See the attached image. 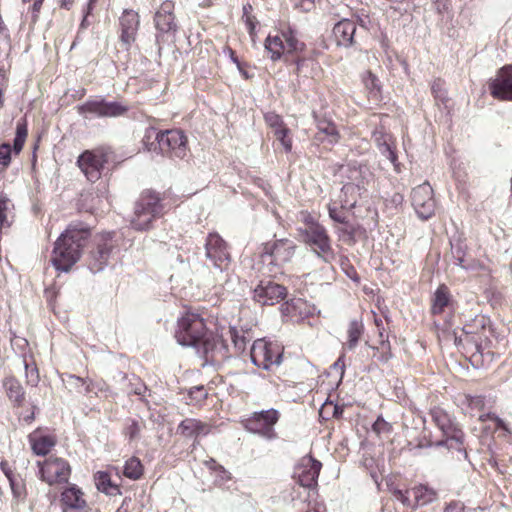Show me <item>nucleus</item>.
I'll return each mask as SVG.
<instances>
[{
    "mask_svg": "<svg viewBox=\"0 0 512 512\" xmlns=\"http://www.w3.org/2000/svg\"><path fill=\"white\" fill-rule=\"evenodd\" d=\"M98 2V0H89L87 4V11L85 17L91 14L92 10L94 9L95 4Z\"/></svg>",
    "mask_w": 512,
    "mask_h": 512,
    "instance_id": "obj_61",
    "label": "nucleus"
},
{
    "mask_svg": "<svg viewBox=\"0 0 512 512\" xmlns=\"http://www.w3.org/2000/svg\"><path fill=\"white\" fill-rule=\"evenodd\" d=\"M295 253L293 241L280 239L272 245L265 246V252L261 255V262L266 272L271 276L282 274V268L289 263Z\"/></svg>",
    "mask_w": 512,
    "mask_h": 512,
    "instance_id": "obj_6",
    "label": "nucleus"
},
{
    "mask_svg": "<svg viewBox=\"0 0 512 512\" xmlns=\"http://www.w3.org/2000/svg\"><path fill=\"white\" fill-rule=\"evenodd\" d=\"M143 141L145 145H150L149 150H159L170 159H184L190 152L188 137L179 128L157 131L150 127L146 130Z\"/></svg>",
    "mask_w": 512,
    "mask_h": 512,
    "instance_id": "obj_3",
    "label": "nucleus"
},
{
    "mask_svg": "<svg viewBox=\"0 0 512 512\" xmlns=\"http://www.w3.org/2000/svg\"><path fill=\"white\" fill-rule=\"evenodd\" d=\"M356 24L349 19H343L335 24L333 35L338 45L348 47L354 43Z\"/></svg>",
    "mask_w": 512,
    "mask_h": 512,
    "instance_id": "obj_24",
    "label": "nucleus"
},
{
    "mask_svg": "<svg viewBox=\"0 0 512 512\" xmlns=\"http://www.w3.org/2000/svg\"><path fill=\"white\" fill-rule=\"evenodd\" d=\"M163 197L160 193L146 189L135 203L134 214L139 224H151L164 215Z\"/></svg>",
    "mask_w": 512,
    "mask_h": 512,
    "instance_id": "obj_9",
    "label": "nucleus"
},
{
    "mask_svg": "<svg viewBox=\"0 0 512 512\" xmlns=\"http://www.w3.org/2000/svg\"><path fill=\"white\" fill-rule=\"evenodd\" d=\"M490 95L499 101H512V64L499 68L494 78L488 81Z\"/></svg>",
    "mask_w": 512,
    "mask_h": 512,
    "instance_id": "obj_16",
    "label": "nucleus"
},
{
    "mask_svg": "<svg viewBox=\"0 0 512 512\" xmlns=\"http://www.w3.org/2000/svg\"><path fill=\"white\" fill-rule=\"evenodd\" d=\"M492 416H496L495 414H491V413H487V414H483L479 417V420L484 422L488 419L492 420Z\"/></svg>",
    "mask_w": 512,
    "mask_h": 512,
    "instance_id": "obj_64",
    "label": "nucleus"
},
{
    "mask_svg": "<svg viewBox=\"0 0 512 512\" xmlns=\"http://www.w3.org/2000/svg\"><path fill=\"white\" fill-rule=\"evenodd\" d=\"M373 431L377 434L381 433H389L391 431V425L386 422L382 417H378L376 421L374 422Z\"/></svg>",
    "mask_w": 512,
    "mask_h": 512,
    "instance_id": "obj_49",
    "label": "nucleus"
},
{
    "mask_svg": "<svg viewBox=\"0 0 512 512\" xmlns=\"http://www.w3.org/2000/svg\"><path fill=\"white\" fill-rule=\"evenodd\" d=\"M463 332L466 334H475L477 331L472 325L466 324L463 327Z\"/></svg>",
    "mask_w": 512,
    "mask_h": 512,
    "instance_id": "obj_62",
    "label": "nucleus"
},
{
    "mask_svg": "<svg viewBox=\"0 0 512 512\" xmlns=\"http://www.w3.org/2000/svg\"><path fill=\"white\" fill-rule=\"evenodd\" d=\"M393 494L404 506L411 508V494H409V489L405 491L395 490Z\"/></svg>",
    "mask_w": 512,
    "mask_h": 512,
    "instance_id": "obj_50",
    "label": "nucleus"
},
{
    "mask_svg": "<svg viewBox=\"0 0 512 512\" xmlns=\"http://www.w3.org/2000/svg\"><path fill=\"white\" fill-rule=\"evenodd\" d=\"M189 404L200 405L208 397L207 389L203 385L191 387L188 391Z\"/></svg>",
    "mask_w": 512,
    "mask_h": 512,
    "instance_id": "obj_39",
    "label": "nucleus"
},
{
    "mask_svg": "<svg viewBox=\"0 0 512 512\" xmlns=\"http://www.w3.org/2000/svg\"><path fill=\"white\" fill-rule=\"evenodd\" d=\"M313 118L316 125V133L314 135L315 141L319 143H329L334 145L340 140V133L336 124L327 117H320L313 113Z\"/></svg>",
    "mask_w": 512,
    "mask_h": 512,
    "instance_id": "obj_23",
    "label": "nucleus"
},
{
    "mask_svg": "<svg viewBox=\"0 0 512 512\" xmlns=\"http://www.w3.org/2000/svg\"><path fill=\"white\" fill-rule=\"evenodd\" d=\"M409 494H411V509L428 505L437 499V492L423 484L410 488Z\"/></svg>",
    "mask_w": 512,
    "mask_h": 512,
    "instance_id": "obj_26",
    "label": "nucleus"
},
{
    "mask_svg": "<svg viewBox=\"0 0 512 512\" xmlns=\"http://www.w3.org/2000/svg\"><path fill=\"white\" fill-rule=\"evenodd\" d=\"M471 408H482L484 406V398L481 396H474L468 399Z\"/></svg>",
    "mask_w": 512,
    "mask_h": 512,
    "instance_id": "obj_53",
    "label": "nucleus"
},
{
    "mask_svg": "<svg viewBox=\"0 0 512 512\" xmlns=\"http://www.w3.org/2000/svg\"><path fill=\"white\" fill-rule=\"evenodd\" d=\"M28 137V123L26 118H21L16 123L15 138L13 146L10 143L0 144V166L7 169L12 162V154L19 155L26 143Z\"/></svg>",
    "mask_w": 512,
    "mask_h": 512,
    "instance_id": "obj_15",
    "label": "nucleus"
},
{
    "mask_svg": "<svg viewBox=\"0 0 512 512\" xmlns=\"http://www.w3.org/2000/svg\"><path fill=\"white\" fill-rule=\"evenodd\" d=\"M265 51L272 62L287 58L291 54L306 51V44L299 38L297 29L287 20H279L264 41Z\"/></svg>",
    "mask_w": 512,
    "mask_h": 512,
    "instance_id": "obj_2",
    "label": "nucleus"
},
{
    "mask_svg": "<svg viewBox=\"0 0 512 512\" xmlns=\"http://www.w3.org/2000/svg\"><path fill=\"white\" fill-rule=\"evenodd\" d=\"M385 148H386V152H387V158L392 163H395L397 160V155H396L395 149L389 144H387Z\"/></svg>",
    "mask_w": 512,
    "mask_h": 512,
    "instance_id": "obj_55",
    "label": "nucleus"
},
{
    "mask_svg": "<svg viewBox=\"0 0 512 512\" xmlns=\"http://www.w3.org/2000/svg\"><path fill=\"white\" fill-rule=\"evenodd\" d=\"M362 81L369 97L378 100L381 95V85L378 77L368 70L363 74Z\"/></svg>",
    "mask_w": 512,
    "mask_h": 512,
    "instance_id": "obj_34",
    "label": "nucleus"
},
{
    "mask_svg": "<svg viewBox=\"0 0 512 512\" xmlns=\"http://www.w3.org/2000/svg\"><path fill=\"white\" fill-rule=\"evenodd\" d=\"M322 464L312 456L303 457L294 470V478L306 488L316 486Z\"/></svg>",
    "mask_w": 512,
    "mask_h": 512,
    "instance_id": "obj_17",
    "label": "nucleus"
},
{
    "mask_svg": "<svg viewBox=\"0 0 512 512\" xmlns=\"http://www.w3.org/2000/svg\"><path fill=\"white\" fill-rule=\"evenodd\" d=\"M90 236L87 227L66 229L56 240L51 262L56 270L68 272L78 262L86 240Z\"/></svg>",
    "mask_w": 512,
    "mask_h": 512,
    "instance_id": "obj_1",
    "label": "nucleus"
},
{
    "mask_svg": "<svg viewBox=\"0 0 512 512\" xmlns=\"http://www.w3.org/2000/svg\"><path fill=\"white\" fill-rule=\"evenodd\" d=\"M111 249L112 245L107 242L98 244L97 250L93 252L94 263L91 264L92 271L99 272L103 269L109 258Z\"/></svg>",
    "mask_w": 512,
    "mask_h": 512,
    "instance_id": "obj_33",
    "label": "nucleus"
},
{
    "mask_svg": "<svg viewBox=\"0 0 512 512\" xmlns=\"http://www.w3.org/2000/svg\"><path fill=\"white\" fill-rule=\"evenodd\" d=\"M229 334L234 348L238 353L244 352L247 344L252 340V335L249 331L237 329L236 327H230Z\"/></svg>",
    "mask_w": 512,
    "mask_h": 512,
    "instance_id": "obj_32",
    "label": "nucleus"
},
{
    "mask_svg": "<svg viewBox=\"0 0 512 512\" xmlns=\"http://www.w3.org/2000/svg\"><path fill=\"white\" fill-rule=\"evenodd\" d=\"M237 65V68L239 70V72L241 73V75L245 78V79H249L250 78V75L248 74L247 70H246V64H243L241 62H239V64H236Z\"/></svg>",
    "mask_w": 512,
    "mask_h": 512,
    "instance_id": "obj_59",
    "label": "nucleus"
},
{
    "mask_svg": "<svg viewBox=\"0 0 512 512\" xmlns=\"http://www.w3.org/2000/svg\"><path fill=\"white\" fill-rule=\"evenodd\" d=\"M250 359L255 366L268 370L273 365L281 364L282 353L277 344L258 339L251 346Z\"/></svg>",
    "mask_w": 512,
    "mask_h": 512,
    "instance_id": "obj_12",
    "label": "nucleus"
},
{
    "mask_svg": "<svg viewBox=\"0 0 512 512\" xmlns=\"http://www.w3.org/2000/svg\"><path fill=\"white\" fill-rule=\"evenodd\" d=\"M450 302V292L446 285H440L434 293L432 299L431 312L433 314H441L444 308L448 306Z\"/></svg>",
    "mask_w": 512,
    "mask_h": 512,
    "instance_id": "obj_30",
    "label": "nucleus"
},
{
    "mask_svg": "<svg viewBox=\"0 0 512 512\" xmlns=\"http://www.w3.org/2000/svg\"><path fill=\"white\" fill-rule=\"evenodd\" d=\"M74 0H61V7L69 9Z\"/></svg>",
    "mask_w": 512,
    "mask_h": 512,
    "instance_id": "obj_63",
    "label": "nucleus"
},
{
    "mask_svg": "<svg viewBox=\"0 0 512 512\" xmlns=\"http://www.w3.org/2000/svg\"><path fill=\"white\" fill-rule=\"evenodd\" d=\"M252 5L247 3L245 5H243V15H242V18H245L247 16H253L252 15Z\"/></svg>",
    "mask_w": 512,
    "mask_h": 512,
    "instance_id": "obj_60",
    "label": "nucleus"
},
{
    "mask_svg": "<svg viewBox=\"0 0 512 512\" xmlns=\"http://www.w3.org/2000/svg\"><path fill=\"white\" fill-rule=\"evenodd\" d=\"M77 167L87 181L96 183L105 170H113L118 165L115 150L109 145H100L84 150L77 158Z\"/></svg>",
    "mask_w": 512,
    "mask_h": 512,
    "instance_id": "obj_4",
    "label": "nucleus"
},
{
    "mask_svg": "<svg viewBox=\"0 0 512 512\" xmlns=\"http://www.w3.org/2000/svg\"><path fill=\"white\" fill-rule=\"evenodd\" d=\"M225 51H227V53L229 54V57L233 63L239 64L240 61L236 55V52L230 46H226Z\"/></svg>",
    "mask_w": 512,
    "mask_h": 512,
    "instance_id": "obj_58",
    "label": "nucleus"
},
{
    "mask_svg": "<svg viewBox=\"0 0 512 512\" xmlns=\"http://www.w3.org/2000/svg\"><path fill=\"white\" fill-rule=\"evenodd\" d=\"M411 201L420 220H428L434 215L436 204L433 197V189L428 182L413 188Z\"/></svg>",
    "mask_w": 512,
    "mask_h": 512,
    "instance_id": "obj_14",
    "label": "nucleus"
},
{
    "mask_svg": "<svg viewBox=\"0 0 512 512\" xmlns=\"http://www.w3.org/2000/svg\"><path fill=\"white\" fill-rule=\"evenodd\" d=\"M141 429L142 425L140 422L130 419L124 428V435L128 437L129 441H133L139 437Z\"/></svg>",
    "mask_w": 512,
    "mask_h": 512,
    "instance_id": "obj_45",
    "label": "nucleus"
},
{
    "mask_svg": "<svg viewBox=\"0 0 512 512\" xmlns=\"http://www.w3.org/2000/svg\"><path fill=\"white\" fill-rule=\"evenodd\" d=\"M175 3L165 0L154 15L155 28L160 33H176L178 26L174 14Z\"/></svg>",
    "mask_w": 512,
    "mask_h": 512,
    "instance_id": "obj_21",
    "label": "nucleus"
},
{
    "mask_svg": "<svg viewBox=\"0 0 512 512\" xmlns=\"http://www.w3.org/2000/svg\"><path fill=\"white\" fill-rule=\"evenodd\" d=\"M39 474L42 481L48 485H60L68 483L71 475L69 463L60 457L50 456L43 462L38 461Z\"/></svg>",
    "mask_w": 512,
    "mask_h": 512,
    "instance_id": "obj_11",
    "label": "nucleus"
},
{
    "mask_svg": "<svg viewBox=\"0 0 512 512\" xmlns=\"http://www.w3.org/2000/svg\"><path fill=\"white\" fill-rule=\"evenodd\" d=\"M431 93L437 102L445 104L449 98L445 88V80L438 77L431 83Z\"/></svg>",
    "mask_w": 512,
    "mask_h": 512,
    "instance_id": "obj_38",
    "label": "nucleus"
},
{
    "mask_svg": "<svg viewBox=\"0 0 512 512\" xmlns=\"http://www.w3.org/2000/svg\"><path fill=\"white\" fill-rule=\"evenodd\" d=\"M26 382L31 386H36L39 382V373L37 367H31L26 360H24Z\"/></svg>",
    "mask_w": 512,
    "mask_h": 512,
    "instance_id": "obj_47",
    "label": "nucleus"
},
{
    "mask_svg": "<svg viewBox=\"0 0 512 512\" xmlns=\"http://www.w3.org/2000/svg\"><path fill=\"white\" fill-rule=\"evenodd\" d=\"M14 205L11 200L5 196H0V224H11L14 221Z\"/></svg>",
    "mask_w": 512,
    "mask_h": 512,
    "instance_id": "obj_37",
    "label": "nucleus"
},
{
    "mask_svg": "<svg viewBox=\"0 0 512 512\" xmlns=\"http://www.w3.org/2000/svg\"><path fill=\"white\" fill-rule=\"evenodd\" d=\"M80 115H93L98 118H117L129 112V106L119 101H107L104 98L90 99L77 106Z\"/></svg>",
    "mask_w": 512,
    "mask_h": 512,
    "instance_id": "obj_10",
    "label": "nucleus"
},
{
    "mask_svg": "<svg viewBox=\"0 0 512 512\" xmlns=\"http://www.w3.org/2000/svg\"><path fill=\"white\" fill-rule=\"evenodd\" d=\"M31 448L36 455L45 456L56 444V439L51 435H41L34 432L29 435Z\"/></svg>",
    "mask_w": 512,
    "mask_h": 512,
    "instance_id": "obj_27",
    "label": "nucleus"
},
{
    "mask_svg": "<svg viewBox=\"0 0 512 512\" xmlns=\"http://www.w3.org/2000/svg\"><path fill=\"white\" fill-rule=\"evenodd\" d=\"M452 254L455 259L456 265L460 266L463 269L470 268V265L465 263V255H464V252L462 251V248L460 245H457V246L452 245Z\"/></svg>",
    "mask_w": 512,
    "mask_h": 512,
    "instance_id": "obj_48",
    "label": "nucleus"
},
{
    "mask_svg": "<svg viewBox=\"0 0 512 512\" xmlns=\"http://www.w3.org/2000/svg\"><path fill=\"white\" fill-rule=\"evenodd\" d=\"M97 489L107 495L115 496L121 494L120 487L111 481L107 472H98L95 477Z\"/></svg>",
    "mask_w": 512,
    "mask_h": 512,
    "instance_id": "obj_31",
    "label": "nucleus"
},
{
    "mask_svg": "<svg viewBox=\"0 0 512 512\" xmlns=\"http://www.w3.org/2000/svg\"><path fill=\"white\" fill-rule=\"evenodd\" d=\"M264 120L268 127L273 129V132L286 126L282 117L275 112H267L264 115Z\"/></svg>",
    "mask_w": 512,
    "mask_h": 512,
    "instance_id": "obj_46",
    "label": "nucleus"
},
{
    "mask_svg": "<svg viewBox=\"0 0 512 512\" xmlns=\"http://www.w3.org/2000/svg\"><path fill=\"white\" fill-rule=\"evenodd\" d=\"M207 328L204 319L197 313L186 312L179 320L175 338L182 346H196L205 337Z\"/></svg>",
    "mask_w": 512,
    "mask_h": 512,
    "instance_id": "obj_7",
    "label": "nucleus"
},
{
    "mask_svg": "<svg viewBox=\"0 0 512 512\" xmlns=\"http://www.w3.org/2000/svg\"><path fill=\"white\" fill-rule=\"evenodd\" d=\"M245 25H246V28H247V31L249 33V35L251 36V38L253 39L255 34H256V26L258 24V21L256 19V17L253 15V16H247L245 18H242Z\"/></svg>",
    "mask_w": 512,
    "mask_h": 512,
    "instance_id": "obj_51",
    "label": "nucleus"
},
{
    "mask_svg": "<svg viewBox=\"0 0 512 512\" xmlns=\"http://www.w3.org/2000/svg\"><path fill=\"white\" fill-rule=\"evenodd\" d=\"M120 40L128 50L136 40L140 26L139 14L132 9H125L119 18Z\"/></svg>",
    "mask_w": 512,
    "mask_h": 512,
    "instance_id": "obj_19",
    "label": "nucleus"
},
{
    "mask_svg": "<svg viewBox=\"0 0 512 512\" xmlns=\"http://www.w3.org/2000/svg\"><path fill=\"white\" fill-rule=\"evenodd\" d=\"M276 139L281 143L285 152L289 153L292 150V138L290 137V129L284 126L273 132Z\"/></svg>",
    "mask_w": 512,
    "mask_h": 512,
    "instance_id": "obj_42",
    "label": "nucleus"
},
{
    "mask_svg": "<svg viewBox=\"0 0 512 512\" xmlns=\"http://www.w3.org/2000/svg\"><path fill=\"white\" fill-rule=\"evenodd\" d=\"M3 387L6 395L18 407L22 406L25 400V392L21 383L13 376L3 380Z\"/></svg>",
    "mask_w": 512,
    "mask_h": 512,
    "instance_id": "obj_29",
    "label": "nucleus"
},
{
    "mask_svg": "<svg viewBox=\"0 0 512 512\" xmlns=\"http://www.w3.org/2000/svg\"><path fill=\"white\" fill-rule=\"evenodd\" d=\"M364 326L361 321L358 320H352L349 323L348 330H347V342L346 347L349 350L355 349V347L358 345V342L363 334Z\"/></svg>",
    "mask_w": 512,
    "mask_h": 512,
    "instance_id": "obj_35",
    "label": "nucleus"
},
{
    "mask_svg": "<svg viewBox=\"0 0 512 512\" xmlns=\"http://www.w3.org/2000/svg\"><path fill=\"white\" fill-rule=\"evenodd\" d=\"M6 477L9 480L13 496L18 500H23L26 496L23 482L15 478L12 472H6Z\"/></svg>",
    "mask_w": 512,
    "mask_h": 512,
    "instance_id": "obj_40",
    "label": "nucleus"
},
{
    "mask_svg": "<svg viewBox=\"0 0 512 512\" xmlns=\"http://www.w3.org/2000/svg\"><path fill=\"white\" fill-rule=\"evenodd\" d=\"M287 65H294V74L300 75L306 62L305 52L291 54L282 60Z\"/></svg>",
    "mask_w": 512,
    "mask_h": 512,
    "instance_id": "obj_41",
    "label": "nucleus"
},
{
    "mask_svg": "<svg viewBox=\"0 0 512 512\" xmlns=\"http://www.w3.org/2000/svg\"><path fill=\"white\" fill-rule=\"evenodd\" d=\"M210 425L194 418H186L178 425V432L184 437H200L210 432Z\"/></svg>",
    "mask_w": 512,
    "mask_h": 512,
    "instance_id": "obj_25",
    "label": "nucleus"
},
{
    "mask_svg": "<svg viewBox=\"0 0 512 512\" xmlns=\"http://www.w3.org/2000/svg\"><path fill=\"white\" fill-rule=\"evenodd\" d=\"M205 247L206 256L216 268L223 271L229 262V253L225 241L217 234H209Z\"/></svg>",
    "mask_w": 512,
    "mask_h": 512,
    "instance_id": "obj_20",
    "label": "nucleus"
},
{
    "mask_svg": "<svg viewBox=\"0 0 512 512\" xmlns=\"http://www.w3.org/2000/svg\"><path fill=\"white\" fill-rule=\"evenodd\" d=\"M388 201L395 207H398L402 205L404 196L401 193H394Z\"/></svg>",
    "mask_w": 512,
    "mask_h": 512,
    "instance_id": "obj_54",
    "label": "nucleus"
},
{
    "mask_svg": "<svg viewBox=\"0 0 512 512\" xmlns=\"http://www.w3.org/2000/svg\"><path fill=\"white\" fill-rule=\"evenodd\" d=\"M348 213L347 209L341 205L338 207L337 203H332L329 205V214L332 220L338 222L339 224H346V214Z\"/></svg>",
    "mask_w": 512,
    "mask_h": 512,
    "instance_id": "obj_43",
    "label": "nucleus"
},
{
    "mask_svg": "<svg viewBox=\"0 0 512 512\" xmlns=\"http://www.w3.org/2000/svg\"><path fill=\"white\" fill-rule=\"evenodd\" d=\"M492 420L496 423L497 428L503 429L506 432H509V429L503 419L499 418L496 415V416H492Z\"/></svg>",
    "mask_w": 512,
    "mask_h": 512,
    "instance_id": "obj_56",
    "label": "nucleus"
},
{
    "mask_svg": "<svg viewBox=\"0 0 512 512\" xmlns=\"http://www.w3.org/2000/svg\"><path fill=\"white\" fill-rule=\"evenodd\" d=\"M444 512H464V504L460 501H451L446 505Z\"/></svg>",
    "mask_w": 512,
    "mask_h": 512,
    "instance_id": "obj_52",
    "label": "nucleus"
},
{
    "mask_svg": "<svg viewBox=\"0 0 512 512\" xmlns=\"http://www.w3.org/2000/svg\"><path fill=\"white\" fill-rule=\"evenodd\" d=\"M124 390L128 394H135L141 396L147 390V387L140 379L133 376L131 379H129V382Z\"/></svg>",
    "mask_w": 512,
    "mask_h": 512,
    "instance_id": "obj_44",
    "label": "nucleus"
},
{
    "mask_svg": "<svg viewBox=\"0 0 512 512\" xmlns=\"http://www.w3.org/2000/svg\"><path fill=\"white\" fill-rule=\"evenodd\" d=\"M432 421L441 430L445 440L439 441L438 446H446L449 450H457L464 452V456L467 457V453L464 447V432L459 427L455 419L444 409L440 407H434L430 410Z\"/></svg>",
    "mask_w": 512,
    "mask_h": 512,
    "instance_id": "obj_5",
    "label": "nucleus"
},
{
    "mask_svg": "<svg viewBox=\"0 0 512 512\" xmlns=\"http://www.w3.org/2000/svg\"><path fill=\"white\" fill-rule=\"evenodd\" d=\"M280 414L276 409L262 410L254 412L245 422V428L254 434H258L266 439L276 437L274 425L278 422Z\"/></svg>",
    "mask_w": 512,
    "mask_h": 512,
    "instance_id": "obj_13",
    "label": "nucleus"
},
{
    "mask_svg": "<svg viewBox=\"0 0 512 512\" xmlns=\"http://www.w3.org/2000/svg\"><path fill=\"white\" fill-rule=\"evenodd\" d=\"M287 295L283 285L272 281H261L254 289L253 298L261 305H274L282 301Z\"/></svg>",
    "mask_w": 512,
    "mask_h": 512,
    "instance_id": "obj_18",
    "label": "nucleus"
},
{
    "mask_svg": "<svg viewBox=\"0 0 512 512\" xmlns=\"http://www.w3.org/2000/svg\"><path fill=\"white\" fill-rule=\"evenodd\" d=\"M350 172H351V175L349 176V178L355 182H350V183H346L345 185H343V187L341 189V193H343L344 195L353 196L354 194H359L361 188H364L365 181H364L363 177L361 178V180H358L357 176H355L356 174L361 176V174H362L361 167H358V168L353 167V168H351ZM356 201H357L356 197H352L351 201L346 200L345 202H346L347 206L352 207V206H354Z\"/></svg>",
    "mask_w": 512,
    "mask_h": 512,
    "instance_id": "obj_28",
    "label": "nucleus"
},
{
    "mask_svg": "<svg viewBox=\"0 0 512 512\" xmlns=\"http://www.w3.org/2000/svg\"><path fill=\"white\" fill-rule=\"evenodd\" d=\"M60 502L62 512L69 510L77 512H86L88 509L87 502L84 498V493L75 484L69 485L61 492Z\"/></svg>",
    "mask_w": 512,
    "mask_h": 512,
    "instance_id": "obj_22",
    "label": "nucleus"
},
{
    "mask_svg": "<svg viewBox=\"0 0 512 512\" xmlns=\"http://www.w3.org/2000/svg\"><path fill=\"white\" fill-rule=\"evenodd\" d=\"M143 465L139 458L131 457L124 465L123 474L132 480H138L143 475Z\"/></svg>",
    "mask_w": 512,
    "mask_h": 512,
    "instance_id": "obj_36",
    "label": "nucleus"
},
{
    "mask_svg": "<svg viewBox=\"0 0 512 512\" xmlns=\"http://www.w3.org/2000/svg\"><path fill=\"white\" fill-rule=\"evenodd\" d=\"M333 367L335 369H339L341 372V376L344 374V368H345V362H344V356H340L337 361L333 364Z\"/></svg>",
    "mask_w": 512,
    "mask_h": 512,
    "instance_id": "obj_57",
    "label": "nucleus"
},
{
    "mask_svg": "<svg viewBox=\"0 0 512 512\" xmlns=\"http://www.w3.org/2000/svg\"><path fill=\"white\" fill-rule=\"evenodd\" d=\"M299 236L324 263L331 264L335 260L336 254L323 226H304L299 229Z\"/></svg>",
    "mask_w": 512,
    "mask_h": 512,
    "instance_id": "obj_8",
    "label": "nucleus"
}]
</instances>
